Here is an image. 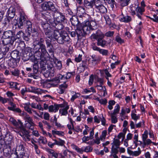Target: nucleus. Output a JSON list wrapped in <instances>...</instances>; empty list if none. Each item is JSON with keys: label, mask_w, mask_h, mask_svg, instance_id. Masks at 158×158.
Here are the masks:
<instances>
[{"label": "nucleus", "mask_w": 158, "mask_h": 158, "mask_svg": "<svg viewBox=\"0 0 158 158\" xmlns=\"http://www.w3.org/2000/svg\"><path fill=\"white\" fill-rule=\"evenodd\" d=\"M30 35L31 34L33 39L35 40L33 42V52L34 53V56H32L34 58V62L37 61V60H40V62H43L46 63V57L48 53L46 49V47L44 44V40L42 38H38L39 35L37 30L35 28L32 29V31H28Z\"/></svg>", "instance_id": "nucleus-1"}, {"label": "nucleus", "mask_w": 158, "mask_h": 158, "mask_svg": "<svg viewBox=\"0 0 158 158\" xmlns=\"http://www.w3.org/2000/svg\"><path fill=\"white\" fill-rule=\"evenodd\" d=\"M53 16L55 20L50 22L52 27L57 30L63 29L64 26L62 23L66 20L64 15L59 11H56L54 13Z\"/></svg>", "instance_id": "nucleus-2"}, {"label": "nucleus", "mask_w": 158, "mask_h": 158, "mask_svg": "<svg viewBox=\"0 0 158 158\" xmlns=\"http://www.w3.org/2000/svg\"><path fill=\"white\" fill-rule=\"evenodd\" d=\"M59 30H54V39L59 44H63L67 43V44H69L71 41L68 34L66 32L60 33Z\"/></svg>", "instance_id": "nucleus-3"}, {"label": "nucleus", "mask_w": 158, "mask_h": 158, "mask_svg": "<svg viewBox=\"0 0 158 158\" xmlns=\"http://www.w3.org/2000/svg\"><path fill=\"white\" fill-rule=\"evenodd\" d=\"M10 106H8L7 109L9 110L18 113L20 115H23L24 119L25 120V123L33 122L32 119L29 115L26 113L22 111L20 108H16V105L13 102H10Z\"/></svg>", "instance_id": "nucleus-4"}, {"label": "nucleus", "mask_w": 158, "mask_h": 158, "mask_svg": "<svg viewBox=\"0 0 158 158\" xmlns=\"http://www.w3.org/2000/svg\"><path fill=\"white\" fill-rule=\"evenodd\" d=\"M95 2L93 0H84L83 5L84 7L80 6H78V8L82 9L84 10H87V12L91 15H94V9L93 7L95 6Z\"/></svg>", "instance_id": "nucleus-5"}, {"label": "nucleus", "mask_w": 158, "mask_h": 158, "mask_svg": "<svg viewBox=\"0 0 158 158\" xmlns=\"http://www.w3.org/2000/svg\"><path fill=\"white\" fill-rule=\"evenodd\" d=\"M14 131L24 139L25 141H30V136L29 132L24 127L22 124L21 125V126H19L17 128H15Z\"/></svg>", "instance_id": "nucleus-6"}, {"label": "nucleus", "mask_w": 158, "mask_h": 158, "mask_svg": "<svg viewBox=\"0 0 158 158\" xmlns=\"http://www.w3.org/2000/svg\"><path fill=\"white\" fill-rule=\"evenodd\" d=\"M19 15V19L16 20L14 25L16 26V28L22 29L23 27L24 22L26 20L27 16L25 15L23 11L22 10H20Z\"/></svg>", "instance_id": "nucleus-7"}, {"label": "nucleus", "mask_w": 158, "mask_h": 158, "mask_svg": "<svg viewBox=\"0 0 158 158\" xmlns=\"http://www.w3.org/2000/svg\"><path fill=\"white\" fill-rule=\"evenodd\" d=\"M95 9L96 12L101 14H104L107 11L106 8L99 0L96 1L95 4Z\"/></svg>", "instance_id": "nucleus-8"}, {"label": "nucleus", "mask_w": 158, "mask_h": 158, "mask_svg": "<svg viewBox=\"0 0 158 158\" xmlns=\"http://www.w3.org/2000/svg\"><path fill=\"white\" fill-rule=\"evenodd\" d=\"M71 146L72 148L74 150H76L77 152L82 154L83 152H90L92 150V148L90 146L83 147L81 148H79L77 146L73 143L71 144Z\"/></svg>", "instance_id": "nucleus-9"}, {"label": "nucleus", "mask_w": 158, "mask_h": 158, "mask_svg": "<svg viewBox=\"0 0 158 158\" xmlns=\"http://www.w3.org/2000/svg\"><path fill=\"white\" fill-rule=\"evenodd\" d=\"M42 8L45 10H55V7L54 4L50 1L45 2L41 5Z\"/></svg>", "instance_id": "nucleus-10"}, {"label": "nucleus", "mask_w": 158, "mask_h": 158, "mask_svg": "<svg viewBox=\"0 0 158 158\" xmlns=\"http://www.w3.org/2000/svg\"><path fill=\"white\" fill-rule=\"evenodd\" d=\"M10 145H5L2 150L3 155L6 158H11V147Z\"/></svg>", "instance_id": "nucleus-11"}, {"label": "nucleus", "mask_w": 158, "mask_h": 158, "mask_svg": "<svg viewBox=\"0 0 158 158\" xmlns=\"http://www.w3.org/2000/svg\"><path fill=\"white\" fill-rule=\"evenodd\" d=\"M104 34L102 33L101 30L96 29V31L93 33L90 37L92 39L97 40L101 37L104 38Z\"/></svg>", "instance_id": "nucleus-12"}, {"label": "nucleus", "mask_w": 158, "mask_h": 158, "mask_svg": "<svg viewBox=\"0 0 158 158\" xmlns=\"http://www.w3.org/2000/svg\"><path fill=\"white\" fill-rule=\"evenodd\" d=\"M40 25L41 26L44 31L50 29L51 27H53L49 23V22L44 21L42 19H41L40 22Z\"/></svg>", "instance_id": "nucleus-13"}, {"label": "nucleus", "mask_w": 158, "mask_h": 158, "mask_svg": "<svg viewBox=\"0 0 158 158\" xmlns=\"http://www.w3.org/2000/svg\"><path fill=\"white\" fill-rule=\"evenodd\" d=\"M20 141L21 142L19 143L17 145L16 148L15 152H18V155L23 153L26 152L25 148L24 147L25 143L23 142Z\"/></svg>", "instance_id": "nucleus-14"}, {"label": "nucleus", "mask_w": 158, "mask_h": 158, "mask_svg": "<svg viewBox=\"0 0 158 158\" xmlns=\"http://www.w3.org/2000/svg\"><path fill=\"white\" fill-rule=\"evenodd\" d=\"M89 21H86L82 26V30L85 34H88L90 33L91 29L89 26Z\"/></svg>", "instance_id": "nucleus-15"}, {"label": "nucleus", "mask_w": 158, "mask_h": 158, "mask_svg": "<svg viewBox=\"0 0 158 158\" xmlns=\"http://www.w3.org/2000/svg\"><path fill=\"white\" fill-rule=\"evenodd\" d=\"M70 21L72 25L76 26L77 27H79L81 25V23L79 21L78 17L76 15L73 16L70 19Z\"/></svg>", "instance_id": "nucleus-16"}, {"label": "nucleus", "mask_w": 158, "mask_h": 158, "mask_svg": "<svg viewBox=\"0 0 158 158\" xmlns=\"http://www.w3.org/2000/svg\"><path fill=\"white\" fill-rule=\"evenodd\" d=\"M13 136L10 132H7L5 135L4 139L6 145H11L13 142Z\"/></svg>", "instance_id": "nucleus-17"}, {"label": "nucleus", "mask_w": 158, "mask_h": 158, "mask_svg": "<svg viewBox=\"0 0 158 158\" xmlns=\"http://www.w3.org/2000/svg\"><path fill=\"white\" fill-rule=\"evenodd\" d=\"M15 9L13 6H10L8 9L6 14V16L10 19H12L15 15Z\"/></svg>", "instance_id": "nucleus-18"}, {"label": "nucleus", "mask_w": 158, "mask_h": 158, "mask_svg": "<svg viewBox=\"0 0 158 158\" xmlns=\"http://www.w3.org/2000/svg\"><path fill=\"white\" fill-rule=\"evenodd\" d=\"M4 39L2 40V43L5 45H7L9 44L13 45L15 41V38H4Z\"/></svg>", "instance_id": "nucleus-19"}, {"label": "nucleus", "mask_w": 158, "mask_h": 158, "mask_svg": "<svg viewBox=\"0 0 158 158\" xmlns=\"http://www.w3.org/2000/svg\"><path fill=\"white\" fill-rule=\"evenodd\" d=\"M67 87L68 85L65 82H64L63 84L59 85L58 88L57 89V93L60 94H64Z\"/></svg>", "instance_id": "nucleus-20"}, {"label": "nucleus", "mask_w": 158, "mask_h": 158, "mask_svg": "<svg viewBox=\"0 0 158 158\" xmlns=\"http://www.w3.org/2000/svg\"><path fill=\"white\" fill-rule=\"evenodd\" d=\"M46 151L48 152V156L49 158H58V154L54 150L48 148Z\"/></svg>", "instance_id": "nucleus-21"}, {"label": "nucleus", "mask_w": 158, "mask_h": 158, "mask_svg": "<svg viewBox=\"0 0 158 158\" xmlns=\"http://www.w3.org/2000/svg\"><path fill=\"white\" fill-rule=\"evenodd\" d=\"M90 56L92 59L91 63L92 65L94 66L98 64L101 60L100 57L94 54L91 56Z\"/></svg>", "instance_id": "nucleus-22"}, {"label": "nucleus", "mask_w": 158, "mask_h": 158, "mask_svg": "<svg viewBox=\"0 0 158 158\" xmlns=\"http://www.w3.org/2000/svg\"><path fill=\"white\" fill-rule=\"evenodd\" d=\"M52 40V39L49 40L47 38H46L45 39L47 47L48 48V51L50 53H52L53 52V47L51 43Z\"/></svg>", "instance_id": "nucleus-23"}, {"label": "nucleus", "mask_w": 158, "mask_h": 158, "mask_svg": "<svg viewBox=\"0 0 158 158\" xmlns=\"http://www.w3.org/2000/svg\"><path fill=\"white\" fill-rule=\"evenodd\" d=\"M7 64L9 67L13 69L16 68L18 66L17 60L14 59H10L9 60Z\"/></svg>", "instance_id": "nucleus-24"}, {"label": "nucleus", "mask_w": 158, "mask_h": 158, "mask_svg": "<svg viewBox=\"0 0 158 158\" xmlns=\"http://www.w3.org/2000/svg\"><path fill=\"white\" fill-rule=\"evenodd\" d=\"M145 11L144 8L141 7L140 6H138L137 8L136 13V15L140 19H142V18L141 15H143V12Z\"/></svg>", "instance_id": "nucleus-25"}, {"label": "nucleus", "mask_w": 158, "mask_h": 158, "mask_svg": "<svg viewBox=\"0 0 158 158\" xmlns=\"http://www.w3.org/2000/svg\"><path fill=\"white\" fill-rule=\"evenodd\" d=\"M104 38H101L97 40V44L98 46H101L102 47H105L107 45V42L103 39Z\"/></svg>", "instance_id": "nucleus-26"}, {"label": "nucleus", "mask_w": 158, "mask_h": 158, "mask_svg": "<svg viewBox=\"0 0 158 158\" xmlns=\"http://www.w3.org/2000/svg\"><path fill=\"white\" fill-rule=\"evenodd\" d=\"M40 83L41 86L44 88H49L52 87L51 85L52 84H51L50 81L42 80L41 81Z\"/></svg>", "instance_id": "nucleus-27"}, {"label": "nucleus", "mask_w": 158, "mask_h": 158, "mask_svg": "<svg viewBox=\"0 0 158 158\" xmlns=\"http://www.w3.org/2000/svg\"><path fill=\"white\" fill-rule=\"evenodd\" d=\"M3 38H15V34L13 32L10 30L5 31L3 33Z\"/></svg>", "instance_id": "nucleus-28"}, {"label": "nucleus", "mask_w": 158, "mask_h": 158, "mask_svg": "<svg viewBox=\"0 0 158 158\" xmlns=\"http://www.w3.org/2000/svg\"><path fill=\"white\" fill-rule=\"evenodd\" d=\"M43 20L44 21L49 22V23L51 26V23L50 22H51L52 21H53V20L51 19V16L50 13L47 12H46V13H43Z\"/></svg>", "instance_id": "nucleus-29"}, {"label": "nucleus", "mask_w": 158, "mask_h": 158, "mask_svg": "<svg viewBox=\"0 0 158 158\" xmlns=\"http://www.w3.org/2000/svg\"><path fill=\"white\" fill-rule=\"evenodd\" d=\"M9 121L13 125L17 128L19 126H21V125L22 124L21 122L19 120H18V122H17L16 120L13 118H10L9 119Z\"/></svg>", "instance_id": "nucleus-30"}, {"label": "nucleus", "mask_w": 158, "mask_h": 158, "mask_svg": "<svg viewBox=\"0 0 158 158\" xmlns=\"http://www.w3.org/2000/svg\"><path fill=\"white\" fill-rule=\"evenodd\" d=\"M45 35H46V38H49L50 39H54L53 35L54 33V31L52 32L50 28L47 30L44 31Z\"/></svg>", "instance_id": "nucleus-31"}, {"label": "nucleus", "mask_w": 158, "mask_h": 158, "mask_svg": "<svg viewBox=\"0 0 158 158\" xmlns=\"http://www.w3.org/2000/svg\"><path fill=\"white\" fill-rule=\"evenodd\" d=\"M71 93L73 94L70 99L71 101L72 102H74L76 99L79 98L81 94L79 93H76L73 91H72Z\"/></svg>", "instance_id": "nucleus-32"}, {"label": "nucleus", "mask_w": 158, "mask_h": 158, "mask_svg": "<svg viewBox=\"0 0 158 158\" xmlns=\"http://www.w3.org/2000/svg\"><path fill=\"white\" fill-rule=\"evenodd\" d=\"M69 108L68 105H67L64 108L61 109L59 110V113L61 115H67L68 114V110Z\"/></svg>", "instance_id": "nucleus-33"}, {"label": "nucleus", "mask_w": 158, "mask_h": 158, "mask_svg": "<svg viewBox=\"0 0 158 158\" xmlns=\"http://www.w3.org/2000/svg\"><path fill=\"white\" fill-rule=\"evenodd\" d=\"M64 75H62L61 74L58 75L57 76L53 79V80H54L56 82V84L54 85H55L56 84H58L60 82V80L64 79Z\"/></svg>", "instance_id": "nucleus-34"}, {"label": "nucleus", "mask_w": 158, "mask_h": 158, "mask_svg": "<svg viewBox=\"0 0 158 158\" xmlns=\"http://www.w3.org/2000/svg\"><path fill=\"white\" fill-rule=\"evenodd\" d=\"M9 85L10 88L18 90H19L20 89V87H18V86H19V84L17 82H11L9 83Z\"/></svg>", "instance_id": "nucleus-35"}, {"label": "nucleus", "mask_w": 158, "mask_h": 158, "mask_svg": "<svg viewBox=\"0 0 158 158\" xmlns=\"http://www.w3.org/2000/svg\"><path fill=\"white\" fill-rule=\"evenodd\" d=\"M138 5L137 4L131 5L130 6V9L131 10V15H134L136 14V11L138 7Z\"/></svg>", "instance_id": "nucleus-36"}, {"label": "nucleus", "mask_w": 158, "mask_h": 158, "mask_svg": "<svg viewBox=\"0 0 158 158\" xmlns=\"http://www.w3.org/2000/svg\"><path fill=\"white\" fill-rule=\"evenodd\" d=\"M59 109V107L58 105L53 106L52 105L49 106L48 110L49 112H56L58 111Z\"/></svg>", "instance_id": "nucleus-37"}, {"label": "nucleus", "mask_w": 158, "mask_h": 158, "mask_svg": "<svg viewBox=\"0 0 158 158\" xmlns=\"http://www.w3.org/2000/svg\"><path fill=\"white\" fill-rule=\"evenodd\" d=\"M77 27V29L75 30L78 40L81 39V36H83L84 35H85L83 32V33L82 32V29H79Z\"/></svg>", "instance_id": "nucleus-38"}, {"label": "nucleus", "mask_w": 158, "mask_h": 158, "mask_svg": "<svg viewBox=\"0 0 158 158\" xmlns=\"http://www.w3.org/2000/svg\"><path fill=\"white\" fill-rule=\"evenodd\" d=\"M11 59H14L16 60L19 58V52L17 50H14L10 53Z\"/></svg>", "instance_id": "nucleus-39"}, {"label": "nucleus", "mask_w": 158, "mask_h": 158, "mask_svg": "<svg viewBox=\"0 0 158 158\" xmlns=\"http://www.w3.org/2000/svg\"><path fill=\"white\" fill-rule=\"evenodd\" d=\"M16 156V158H29V155L26 152L18 155V152H16L15 153Z\"/></svg>", "instance_id": "nucleus-40"}, {"label": "nucleus", "mask_w": 158, "mask_h": 158, "mask_svg": "<svg viewBox=\"0 0 158 158\" xmlns=\"http://www.w3.org/2000/svg\"><path fill=\"white\" fill-rule=\"evenodd\" d=\"M10 72L11 73L12 75L15 77H19L20 74V70L17 68L14 69H10Z\"/></svg>", "instance_id": "nucleus-41"}, {"label": "nucleus", "mask_w": 158, "mask_h": 158, "mask_svg": "<svg viewBox=\"0 0 158 158\" xmlns=\"http://www.w3.org/2000/svg\"><path fill=\"white\" fill-rule=\"evenodd\" d=\"M89 26L91 28V31L96 30L97 29V25L96 23L94 21L91 20L89 21Z\"/></svg>", "instance_id": "nucleus-42"}, {"label": "nucleus", "mask_w": 158, "mask_h": 158, "mask_svg": "<svg viewBox=\"0 0 158 158\" xmlns=\"http://www.w3.org/2000/svg\"><path fill=\"white\" fill-rule=\"evenodd\" d=\"M30 105V103L29 102H28L24 104V110L28 112L30 114H31L32 113V109L30 107L29 105Z\"/></svg>", "instance_id": "nucleus-43"}, {"label": "nucleus", "mask_w": 158, "mask_h": 158, "mask_svg": "<svg viewBox=\"0 0 158 158\" xmlns=\"http://www.w3.org/2000/svg\"><path fill=\"white\" fill-rule=\"evenodd\" d=\"M35 123L33 122L30 123H26L25 124L26 128L33 130L34 129Z\"/></svg>", "instance_id": "nucleus-44"}, {"label": "nucleus", "mask_w": 158, "mask_h": 158, "mask_svg": "<svg viewBox=\"0 0 158 158\" xmlns=\"http://www.w3.org/2000/svg\"><path fill=\"white\" fill-rule=\"evenodd\" d=\"M53 60L56 68L60 70L62 66L61 61L58 60V59L56 58L55 59H54Z\"/></svg>", "instance_id": "nucleus-45"}, {"label": "nucleus", "mask_w": 158, "mask_h": 158, "mask_svg": "<svg viewBox=\"0 0 158 158\" xmlns=\"http://www.w3.org/2000/svg\"><path fill=\"white\" fill-rule=\"evenodd\" d=\"M120 21L125 23H129L131 21V18L128 15L123 16L120 19Z\"/></svg>", "instance_id": "nucleus-46"}, {"label": "nucleus", "mask_w": 158, "mask_h": 158, "mask_svg": "<svg viewBox=\"0 0 158 158\" xmlns=\"http://www.w3.org/2000/svg\"><path fill=\"white\" fill-rule=\"evenodd\" d=\"M88 65L86 60H83L81 63L80 64V68L82 69V70L84 71L86 69L88 68Z\"/></svg>", "instance_id": "nucleus-47"}, {"label": "nucleus", "mask_w": 158, "mask_h": 158, "mask_svg": "<svg viewBox=\"0 0 158 158\" xmlns=\"http://www.w3.org/2000/svg\"><path fill=\"white\" fill-rule=\"evenodd\" d=\"M151 143H152L153 145L155 146L157 145V143H156L152 141L151 140L149 139H146L145 141H143V144L144 146H145L146 145H148Z\"/></svg>", "instance_id": "nucleus-48"}, {"label": "nucleus", "mask_w": 158, "mask_h": 158, "mask_svg": "<svg viewBox=\"0 0 158 158\" xmlns=\"http://www.w3.org/2000/svg\"><path fill=\"white\" fill-rule=\"evenodd\" d=\"M115 40L118 44H121L124 43V40L121 38L119 34L116 36L115 38Z\"/></svg>", "instance_id": "nucleus-49"}, {"label": "nucleus", "mask_w": 158, "mask_h": 158, "mask_svg": "<svg viewBox=\"0 0 158 158\" xmlns=\"http://www.w3.org/2000/svg\"><path fill=\"white\" fill-rule=\"evenodd\" d=\"M9 48L7 46L4 45L1 48V52L4 55H5L6 53L9 51Z\"/></svg>", "instance_id": "nucleus-50"}, {"label": "nucleus", "mask_w": 158, "mask_h": 158, "mask_svg": "<svg viewBox=\"0 0 158 158\" xmlns=\"http://www.w3.org/2000/svg\"><path fill=\"white\" fill-rule=\"evenodd\" d=\"M98 52L103 56H108L109 54L108 50L100 48Z\"/></svg>", "instance_id": "nucleus-51"}, {"label": "nucleus", "mask_w": 158, "mask_h": 158, "mask_svg": "<svg viewBox=\"0 0 158 158\" xmlns=\"http://www.w3.org/2000/svg\"><path fill=\"white\" fill-rule=\"evenodd\" d=\"M26 27L27 30V32L32 31V29L34 28L32 27V24L31 22L30 21H27Z\"/></svg>", "instance_id": "nucleus-52"}, {"label": "nucleus", "mask_w": 158, "mask_h": 158, "mask_svg": "<svg viewBox=\"0 0 158 158\" xmlns=\"http://www.w3.org/2000/svg\"><path fill=\"white\" fill-rule=\"evenodd\" d=\"M23 36H24V32L22 31H19L15 35V40L17 39L21 40L22 38H23Z\"/></svg>", "instance_id": "nucleus-53"}, {"label": "nucleus", "mask_w": 158, "mask_h": 158, "mask_svg": "<svg viewBox=\"0 0 158 158\" xmlns=\"http://www.w3.org/2000/svg\"><path fill=\"white\" fill-rule=\"evenodd\" d=\"M130 1V0H120L119 3L122 6L124 7L127 6Z\"/></svg>", "instance_id": "nucleus-54"}, {"label": "nucleus", "mask_w": 158, "mask_h": 158, "mask_svg": "<svg viewBox=\"0 0 158 158\" xmlns=\"http://www.w3.org/2000/svg\"><path fill=\"white\" fill-rule=\"evenodd\" d=\"M47 92L46 90L36 88L34 93L38 94H41L43 93H46Z\"/></svg>", "instance_id": "nucleus-55"}, {"label": "nucleus", "mask_w": 158, "mask_h": 158, "mask_svg": "<svg viewBox=\"0 0 158 158\" xmlns=\"http://www.w3.org/2000/svg\"><path fill=\"white\" fill-rule=\"evenodd\" d=\"M12 19H10L8 17H7L4 19L3 21V24L5 26H8L10 23V22Z\"/></svg>", "instance_id": "nucleus-56"}, {"label": "nucleus", "mask_w": 158, "mask_h": 158, "mask_svg": "<svg viewBox=\"0 0 158 158\" xmlns=\"http://www.w3.org/2000/svg\"><path fill=\"white\" fill-rule=\"evenodd\" d=\"M97 88V89L100 92H103L104 93L103 95L105 96V94L107 93L106 89L105 86H95Z\"/></svg>", "instance_id": "nucleus-57"}, {"label": "nucleus", "mask_w": 158, "mask_h": 158, "mask_svg": "<svg viewBox=\"0 0 158 158\" xmlns=\"http://www.w3.org/2000/svg\"><path fill=\"white\" fill-rule=\"evenodd\" d=\"M107 133V131L105 130L103 131L102 132V134L100 136V139L102 141H104L105 139Z\"/></svg>", "instance_id": "nucleus-58"}, {"label": "nucleus", "mask_w": 158, "mask_h": 158, "mask_svg": "<svg viewBox=\"0 0 158 158\" xmlns=\"http://www.w3.org/2000/svg\"><path fill=\"white\" fill-rule=\"evenodd\" d=\"M112 146L119 147L120 145V141L119 139H114V140L111 143Z\"/></svg>", "instance_id": "nucleus-59"}, {"label": "nucleus", "mask_w": 158, "mask_h": 158, "mask_svg": "<svg viewBox=\"0 0 158 158\" xmlns=\"http://www.w3.org/2000/svg\"><path fill=\"white\" fill-rule=\"evenodd\" d=\"M119 148V147H114V146H112L111 151V154H117L118 152V149Z\"/></svg>", "instance_id": "nucleus-60"}, {"label": "nucleus", "mask_w": 158, "mask_h": 158, "mask_svg": "<svg viewBox=\"0 0 158 158\" xmlns=\"http://www.w3.org/2000/svg\"><path fill=\"white\" fill-rule=\"evenodd\" d=\"M120 107L119 105L118 104H117L115 107V109L114 110V112L111 113V114H112L115 115L116 114L118 113L120 110Z\"/></svg>", "instance_id": "nucleus-61"}, {"label": "nucleus", "mask_w": 158, "mask_h": 158, "mask_svg": "<svg viewBox=\"0 0 158 158\" xmlns=\"http://www.w3.org/2000/svg\"><path fill=\"white\" fill-rule=\"evenodd\" d=\"M38 141L39 143H41L44 144H47V141L46 138L44 137L40 136L38 139Z\"/></svg>", "instance_id": "nucleus-62"}, {"label": "nucleus", "mask_w": 158, "mask_h": 158, "mask_svg": "<svg viewBox=\"0 0 158 158\" xmlns=\"http://www.w3.org/2000/svg\"><path fill=\"white\" fill-rule=\"evenodd\" d=\"M131 119H133L136 122L140 118V115L139 114H131Z\"/></svg>", "instance_id": "nucleus-63"}, {"label": "nucleus", "mask_w": 158, "mask_h": 158, "mask_svg": "<svg viewBox=\"0 0 158 158\" xmlns=\"http://www.w3.org/2000/svg\"><path fill=\"white\" fill-rule=\"evenodd\" d=\"M57 145L59 146H64L65 147L64 144L65 143V142L64 140L59 139L58 140H56Z\"/></svg>", "instance_id": "nucleus-64"}]
</instances>
